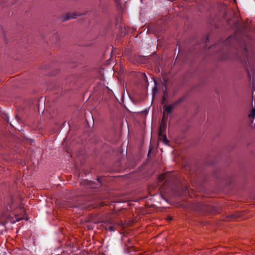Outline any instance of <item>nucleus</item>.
<instances>
[{"label":"nucleus","instance_id":"nucleus-1","mask_svg":"<svg viewBox=\"0 0 255 255\" xmlns=\"http://www.w3.org/2000/svg\"><path fill=\"white\" fill-rule=\"evenodd\" d=\"M164 130L162 129V126L161 125L160 126V130L159 131V133H158V135H159V139L160 140L162 139V138H163V142L165 143H167V142L168 141V140L166 137V135L164 134Z\"/></svg>","mask_w":255,"mask_h":255},{"label":"nucleus","instance_id":"nucleus-2","mask_svg":"<svg viewBox=\"0 0 255 255\" xmlns=\"http://www.w3.org/2000/svg\"><path fill=\"white\" fill-rule=\"evenodd\" d=\"M255 118V108L253 109L248 115L250 126H253V120Z\"/></svg>","mask_w":255,"mask_h":255},{"label":"nucleus","instance_id":"nucleus-3","mask_svg":"<svg viewBox=\"0 0 255 255\" xmlns=\"http://www.w3.org/2000/svg\"><path fill=\"white\" fill-rule=\"evenodd\" d=\"M175 107L174 106V105L172 104L168 106H164L163 109L164 111H166L168 114H170Z\"/></svg>","mask_w":255,"mask_h":255},{"label":"nucleus","instance_id":"nucleus-4","mask_svg":"<svg viewBox=\"0 0 255 255\" xmlns=\"http://www.w3.org/2000/svg\"><path fill=\"white\" fill-rule=\"evenodd\" d=\"M77 15H78L75 13L68 14L64 17V20H68L70 18H75Z\"/></svg>","mask_w":255,"mask_h":255},{"label":"nucleus","instance_id":"nucleus-5","mask_svg":"<svg viewBox=\"0 0 255 255\" xmlns=\"http://www.w3.org/2000/svg\"><path fill=\"white\" fill-rule=\"evenodd\" d=\"M200 210L203 212H208L209 211L210 207L207 206L206 205H200Z\"/></svg>","mask_w":255,"mask_h":255},{"label":"nucleus","instance_id":"nucleus-6","mask_svg":"<svg viewBox=\"0 0 255 255\" xmlns=\"http://www.w3.org/2000/svg\"><path fill=\"white\" fill-rule=\"evenodd\" d=\"M183 100V98H180L178 100L175 101L172 104L174 105L175 107H176L177 105H179L180 103H181Z\"/></svg>","mask_w":255,"mask_h":255},{"label":"nucleus","instance_id":"nucleus-7","mask_svg":"<svg viewBox=\"0 0 255 255\" xmlns=\"http://www.w3.org/2000/svg\"><path fill=\"white\" fill-rule=\"evenodd\" d=\"M135 253V251L133 248H130L129 249H127L126 251V254H133Z\"/></svg>","mask_w":255,"mask_h":255},{"label":"nucleus","instance_id":"nucleus-8","mask_svg":"<svg viewBox=\"0 0 255 255\" xmlns=\"http://www.w3.org/2000/svg\"><path fill=\"white\" fill-rule=\"evenodd\" d=\"M164 176H165L164 174H161L160 176H159L158 179L160 181H162L164 179Z\"/></svg>","mask_w":255,"mask_h":255},{"label":"nucleus","instance_id":"nucleus-9","mask_svg":"<svg viewBox=\"0 0 255 255\" xmlns=\"http://www.w3.org/2000/svg\"><path fill=\"white\" fill-rule=\"evenodd\" d=\"M106 229H109L110 231H113L114 230L113 226H109Z\"/></svg>","mask_w":255,"mask_h":255},{"label":"nucleus","instance_id":"nucleus-10","mask_svg":"<svg viewBox=\"0 0 255 255\" xmlns=\"http://www.w3.org/2000/svg\"><path fill=\"white\" fill-rule=\"evenodd\" d=\"M115 1L118 4H119L120 3V0H115Z\"/></svg>","mask_w":255,"mask_h":255},{"label":"nucleus","instance_id":"nucleus-11","mask_svg":"<svg viewBox=\"0 0 255 255\" xmlns=\"http://www.w3.org/2000/svg\"><path fill=\"white\" fill-rule=\"evenodd\" d=\"M154 83H155V87H154V89H156L157 88V86H156V83L155 82V81H154Z\"/></svg>","mask_w":255,"mask_h":255},{"label":"nucleus","instance_id":"nucleus-12","mask_svg":"<svg viewBox=\"0 0 255 255\" xmlns=\"http://www.w3.org/2000/svg\"><path fill=\"white\" fill-rule=\"evenodd\" d=\"M172 217H169L168 218V220H172Z\"/></svg>","mask_w":255,"mask_h":255},{"label":"nucleus","instance_id":"nucleus-13","mask_svg":"<svg viewBox=\"0 0 255 255\" xmlns=\"http://www.w3.org/2000/svg\"><path fill=\"white\" fill-rule=\"evenodd\" d=\"M88 227L89 229H93V227L92 228H90V226L89 225L88 226Z\"/></svg>","mask_w":255,"mask_h":255},{"label":"nucleus","instance_id":"nucleus-14","mask_svg":"<svg viewBox=\"0 0 255 255\" xmlns=\"http://www.w3.org/2000/svg\"><path fill=\"white\" fill-rule=\"evenodd\" d=\"M21 220V219H16V221H19Z\"/></svg>","mask_w":255,"mask_h":255},{"label":"nucleus","instance_id":"nucleus-15","mask_svg":"<svg viewBox=\"0 0 255 255\" xmlns=\"http://www.w3.org/2000/svg\"><path fill=\"white\" fill-rule=\"evenodd\" d=\"M137 255H141V254H140V253H139V254H138Z\"/></svg>","mask_w":255,"mask_h":255}]
</instances>
